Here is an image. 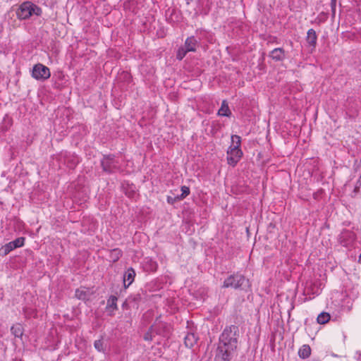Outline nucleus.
<instances>
[{
	"label": "nucleus",
	"instance_id": "39448f33",
	"mask_svg": "<svg viewBox=\"0 0 361 361\" xmlns=\"http://www.w3.org/2000/svg\"><path fill=\"white\" fill-rule=\"evenodd\" d=\"M227 161L231 166H235L243 156V152L238 145L230 146L227 151Z\"/></svg>",
	"mask_w": 361,
	"mask_h": 361
},
{
	"label": "nucleus",
	"instance_id": "5701e85b",
	"mask_svg": "<svg viewBox=\"0 0 361 361\" xmlns=\"http://www.w3.org/2000/svg\"><path fill=\"white\" fill-rule=\"evenodd\" d=\"M231 142H232V145L231 146L238 145V148H240V143H241V139H240V136H238L237 135H232L231 136Z\"/></svg>",
	"mask_w": 361,
	"mask_h": 361
},
{
	"label": "nucleus",
	"instance_id": "cd10ccee",
	"mask_svg": "<svg viewBox=\"0 0 361 361\" xmlns=\"http://www.w3.org/2000/svg\"><path fill=\"white\" fill-rule=\"evenodd\" d=\"M312 361H320L319 360H313Z\"/></svg>",
	"mask_w": 361,
	"mask_h": 361
},
{
	"label": "nucleus",
	"instance_id": "6ab92c4d",
	"mask_svg": "<svg viewBox=\"0 0 361 361\" xmlns=\"http://www.w3.org/2000/svg\"><path fill=\"white\" fill-rule=\"evenodd\" d=\"M181 195H177L174 197V200H183L190 194V188L187 186L181 187Z\"/></svg>",
	"mask_w": 361,
	"mask_h": 361
},
{
	"label": "nucleus",
	"instance_id": "a211bd4d",
	"mask_svg": "<svg viewBox=\"0 0 361 361\" xmlns=\"http://www.w3.org/2000/svg\"><path fill=\"white\" fill-rule=\"evenodd\" d=\"M94 348L99 352H104L106 349V344L102 339H99L94 341Z\"/></svg>",
	"mask_w": 361,
	"mask_h": 361
},
{
	"label": "nucleus",
	"instance_id": "dca6fc26",
	"mask_svg": "<svg viewBox=\"0 0 361 361\" xmlns=\"http://www.w3.org/2000/svg\"><path fill=\"white\" fill-rule=\"evenodd\" d=\"M311 354V348L308 345H303L298 351V355L301 358H307Z\"/></svg>",
	"mask_w": 361,
	"mask_h": 361
},
{
	"label": "nucleus",
	"instance_id": "4468645a",
	"mask_svg": "<svg viewBox=\"0 0 361 361\" xmlns=\"http://www.w3.org/2000/svg\"><path fill=\"white\" fill-rule=\"evenodd\" d=\"M231 114L226 101L224 100L221 108L218 111V115L221 116H230Z\"/></svg>",
	"mask_w": 361,
	"mask_h": 361
},
{
	"label": "nucleus",
	"instance_id": "9b49d317",
	"mask_svg": "<svg viewBox=\"0 0 361 361\" xmlns=\"http://www.w3.org/2000/svg\"><path fill=\"white\" fill-rule=\"evenodd\" d=\"M270 57L275 61H281L285 57L284 50L281 48H276L271 51Z\"/></svg>",
	"mask_w": 361,
	"mask_h": 361
},
{
	"label": "nucleus",
	"instance_id": "7ed1b4c3",
	"mask_svg": "<svg viewBox=\"0 0 361 361\" xmlns=\"http://www.w3.org/2000/svg\"><path fill=\"white\" fill-rule=\"evenodd\" d=\"M40 9L30 1L23 2L18 8L16 15L20 19H27L33 13L39 15Z\"/></svg>",
	"mask_w": 361,
	"mask_h": 361
},
{
	"label": "nucleus",
	"instance_id": "9d476101",
	"mask_svg": "<svg viewBox=\"0 0 361 361\" xmlns=\"http://www.w3.org/2000/svg\"><path fill=\"white\" fill-rule=\"evenodd\" d=\"M197 44H198V42L195 39V37L193 36H191L186 39V40L185 42L184 47L186 49V51H195L196 47H197Z\"/></svg>",
	"mask_w": 361,
	"mask_h": 361
},
{
	"label": "nucleus",
	"instance_id": "bb28decb",
	"mask_svg": "<svg viewBox=\"0 0 361 361\" xmlns=\"http://www.w3.org/2000/svg\"><path fill=\"white\" fill-rule=\"evenodd\" d=\"M359 260H360V262H361V254H360V256Z\"/></svg>",
	"mask_w": 361,
	"mask_h": 361
},
{
	"label": "nucleus",
	"instance_id": "6e6552de",
	"mask_svg": "<svg viewBox=\"0 0 361 361\" xmlns=\"http://www.w3.org/2000/svg\"><path fill=\"white\" fill-rule=\"evenodd\" d=\"M135 271L133 268H129L123 275V283L125 288L128 287L134 281Z\"/></svg>",
	"mask_w": 361,
	"mask_h": 361
},
{
	"label": "nucleus",
	"instance_id": "2eb2a0df",
	"mask_svg": "<svg viewBox=\"0 0 361 361\" xmlns=\"http://www.w3.org/2000/svg\"><path fill=\"white\" fill-rule=\"evenodd\" d=\"M197 341V336L192 333L188 334L185 337V344L189 348H192L196 343Z\"/></svg>",
	"mask_w": 361,
	"mask_h": 361
},
{
	"label": "nucleus",
	"instance_id": "f3484780",
	"mask_svg": "<svg viewBox=\"0 0 361 361\" xmlns=\"http://www.w3.org/2000/svg\"><path fill=\"white\" fill-rule=\"evenodd\" d=\"M330 318L331 317L329 313L322 312L318 315L317 320L319 324H324L329 321Z\"/></svg>",
	"mask_w": 361,
	"mask_h": 361
},
{
	"label": "nucleus",
	"instance_id": "ddd939ff",
	"mask_svg": "<svg viewBox=\"0 0 361 361\" xmlns=\"http://www.w3.org/2000/svg\"><path fill=\"white\" fill-rule=\"evenodd\" d=\"M11 331L16 338H22L24 329L22 324L18 323L11 326Z\"/></svg>",
	"mask_w": 361,
	"mask_h": 361
},
{
	"label": "nucleus",
	"instance_id": "f03ea898",
	"mask_svg": "<svg viewBox=\"0 0 361 361\" xmlns=\"http://www.w3.org/2000/svg\"><path fill=\"white\" fill-rule=\"evenodd\" d=\"M222 287L226 288L245 289L249 287V281L244 276L235 274L226 279Z\"/></svg>",
	"mask_w": 361,
	"mask_h": 361
},
{
	"label": "nucleus",
	"instance_id": "1a4fd4ad",
	"mask_svg": "<svg viewBox=\"0 0 361 361\" xmlns=\"http://www.w3.org/2000/svg\"><path fill=\"white\" fill-rule=\"evenodd\" d=\"M92 293L90 289L82 287L76 289L75 295L79 300H86L90 298Z\"/></svg>",
	"mask_w": 361,
	"mask_h": 361
},
{
	"label": "nucleus",
	"instance_id": "a878e982",
	"mask_svg": "<svg viewBox=\"0 0 361 361\" xmlns=\"http://www.w3.org/2000/svg\"><path fill=\"white\" fill-rule=\"evenodd\" d=\"M144 338H145V340H149V339H151L148 334H147L146 335H145Z\"/></svg>",
	"mask_w": 361,
	"mask_h": 361
},
{
	"label": "nucleus",
	"instance_id": "423d86ee",
	"mask_svg": "<svg viewBox=\"0 0 361 361\" xmlns=\"http://www.w3.org/2000/svg\"><path fill=\"white\" fill-rule=\"evenodd\" d=\"M118 161L114 159V155L104 156L101 161V165L104 171L108 173L114 172L118 169Z\"/></svg>",
	"mask_w": 361,
	"mask_h": 361
},
{
	"label": "nucleus",
	"instance_id": "b1692460",
	"mask_svg": "<svg viewBox=\"0 0 361 361\" xmlns=\"http://www.w3.org/2000/svg\"><path fill=\"white\" fill-rule=\"evenodd\" d=\"M336 1L337 0H331V7L333 14L335 13Z\"/></svg>",
	"mask_w": 361,
	"mask_h": 361
},
{
	"label": "nucleus",
	"instance_id": "393cba45",
	"mask_svg": "<svg viewBox=\"0 0 361 361\" xmlns=\"http://www.w3.org/2000/svg\"><path fill=\"white\" fill-rule=\"evenodd\" d=\"M168 202L170 203V204H173L176 201H177L178 200H174V197H168Z\"/></svg>",
	"mask_w": 361,
	"mask_h": 361
},
{
	"label": "nucleus",
	"instance_id": "412c9836",
	"mask_svg": "<svg viewBox=\"0 0 361 361\" xmlns=\"http://www.w3.org/2000/svg\"><path fill=\"white\" fill-rule=\"evenodd\" d=\"M189 52L188 51H186V49L184 47H181L178 49L176 58L178 60H182L184 56L186 55V54Z\"/></svg>",
	"mask_w": 361,
	"mask_h": 361
},
{
	"label": "nucleus",
	"instance_id": "4be33fe9",
	"mask_svg": "<svg viewBox=\"0 0 361 361\" xmlns=\"http://www.w3.org/2000/svg\"><path fill=\"white\" fill-rule=\"evenodd\" d=\"M121 256V251L119 249H114L111 252V258L114 262H116Z\"/></svg>",
	"mask_w": 361,
	"mask_h": 361
},
{
	"label": "nucleus",
	"instance_id": "f8f14e48",
	"mask_svg": "<svg viewBox=\"0 0 361 361\" xmlns=\"http://www.w3.org/2000/svg\"><path fill=\"white\" fill-rule=\"evenodd\" d=\"M317 34L313 29H310L307 31V42L312 47H314L317 44Z\"/></svg>",
	"mask_w": 361,
	"mask_h": 361
},
{
	"label": "nucleus",
	"instance_id": "f257e3e1",
	"mask_svg": "<svg viewBox=\"0 0 361 361\" xmlns=\"http://www.w3.org/2000/svg\"><path fill=\"white\" fill-rule=\"evenodd\" d=\"M239 338L237 326H226L219 337L214 361H231L235 354Z\"/></svg>",
	"mask_w": 361,
	"mask_h": 361
},
{
	"label": "nucleus",
	"instance_id": "0eeeda50",
	"mask_svg": "<svg viewBox=\"0 0 361 361\" xmlns=\"http://www.w3.org/2000/svg\"><path fill=\"white\" fill-rule=\"evenodd\" d=\"M25 238L23 237L18 238L13 241H11L7 243L5 246L2 247V250L4 252V255H8L11 251L17 247H22L24 245Z\"/></svg>",
	"mask_w": 361,
	"mask_h": 361
},
{
	"label": "nucleus",
	"instance_id": "aec40b11",
	"mask_svg": "<svg viewBox=\"0 0 361 361\" xmlns=\"http://www.w3.org/2000/svg\"><path fill=\"white\" fill-rule=\"evenodd\" d=\"M117 300H118V298L116 296L111 295L107 300V306L109 307L113 308L114 310H116L117 309V305H116Z\"/></svg>",
	"mask_w": 361,
	"mask_h": 361
},
{
	"label": "nucleus",
	"instance_id": "20e7f679",
	"mask_svg": "<svg viewBox=\"0 0 361 361\" xmlns=\"http://www.w3.org/2000/svg\"><path fill=\"white\" fill-rule=\"evenodd\" d=\"M32 76L37 80L44 81L50 78L49 68L42 63L35 64L32 68Z\"/></svg>",
	"mask_w": 361,
	"mask_h": 361
}]
</instances>
